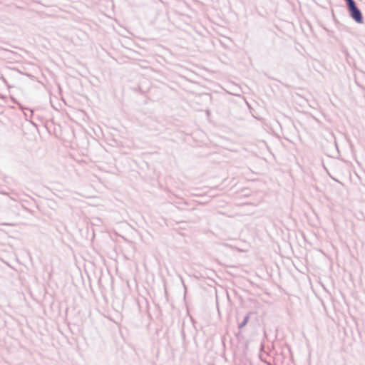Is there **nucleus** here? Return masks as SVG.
Wrapping results in <instances>:
<instances>
[{"label": "nucleus", "instance_id": "nucleus-1", "mask_svg": "<svg viewBox=\"0 0 365 365\" xmlns=\"http://www.w3.org/2000/svg\"><path fill=\"white\" fill-rule=\"evenodd\" d=\"M348 10L349 12L350 16L354 19L356 23L362 24L363 23V16L361 10L356 5V3L354 0H346Z\"/></svg>", "mask_w": 365, "mask_h": 365}, {"label": "nucleus", "instance_id": "nucleus-4", "mask_svg": "<svg viewBox=\"0 0 365 365\" xmlns=\"http://www.w3.org/2000/svg\"><path fill=\"white\" fill-rule=\"evenodd\" d=\"M27 110L31 113V115H32L33 110L29 108H27Z\"/></svg>", "mask_w": 365, "mask_h": 365}, {"label": "nucleus", "instance_id": "nucleus-2", "mask_svg": "<svg viewBox=\"0 0 365 365\" xmlns=\"http://www.w3.org/2000/svg\"><path fill=\"white\" fill-rule=\"evenodd\" d=\"M251 313H248L245 317H244V319L243 321L240 323L238 324V328L240 329H242L244 327H245L249 321V319H250V316Z\"/></svg>", "mask_w": 365, "mask_h": 365}, {"label": "nucleus", "instance_id": "nucleus-3", "mask_svg": "<svg viewBox=\"0 0 365 365\" xmlns=\"http://www.w3.org/2000/svg\"><path fill=\"white\" fill-rule=\"evenodd\" d=\"M181 333H182V338L185 339V331H184V323L182 324Z\"/></svg>", "mask_w": 365, "mask_h": 365}]
</instances>
